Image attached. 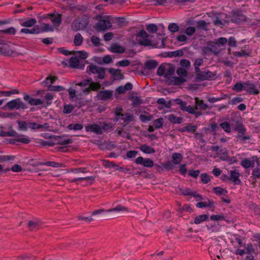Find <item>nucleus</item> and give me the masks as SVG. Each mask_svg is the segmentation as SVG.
Here are the masks:
<instances>
[{
	"instance_id": "1",
	"label": "nucleus",
	"mask_w": 260,
	"mask_h": 260,
	"mask_svg": "<svg viewBox=\"0 0 260 260\" xmlns=\"http://www.w3.org/2000/svg\"><path fill=\"white\" fill-rule=\"evenodd\" d=\"M149 37V35L141 25L131 26V42L134 44L151 47L152 48H157L158 43H152V41L148 39Z\"/></svg>"
},
{
	"instance_id": "2",
	"label": "nucleus",
	"mask_w": 260,
	"mask_h": 260,
	"mask_svg": "<svg viewBox=\"0 0 260 260\" xmlns=\"http://www.w3.org/2000/svg\"><path fill=\"white\" fill-rule=\"evenodd\" d=\"M95 19L98 20V22L95 24L94 27L98 31H104L109 29L112 27V23L114 22V20L116 19L117 22H121L120 21L121 18H113L110 15H103L99 14L95 16Z\"/></svg>"
},
{
	"instance_id": "3",
	"label": "nucleus",
	"mask_w": 260,
	"mask_h": 260,
	"mask_svg": "<svg viewBox=\"0 0 260 260\" xmlns=\"http://www.w3.org/2000/svg\"><path fill=\"white\" fill-rule=\"evenodd\" d=\"M89 22V18L86 16H83L82 17L76 18L72 24V29L77 31L80 30L85 29Z\"/></svg>"
},
{
	"instance_id": "4",
	"label": "nucleus",
	"mask_w": 260,
	"mask_h": 260,
	"mask_svg": "<svg viewBox=\"0 0 260 260\" xmlns=\"http://www.w3.org/2000/svg\"><path fill=\"white\" fill-rule=\"evenodd\" d=\"M106 69L103 67H99L96 65L91 64L87 67V73L89 75L91 74H98L96 77H95V80L98 79H104L105 78Z\"/></svg>"
},
{
	"instance_id": "5",
	"label": "nucleus",
	"mask_w": 260,
	"mask_h": 260,
	"mask_svg": "<svg viewBox=\"0 0 260 260\" xmlns=\"http://www.w3.org/2000/svg\"><path fill=\"white\" fill-rule=\"evenodd\" d=\"M123 109L120 107H116L115 110V118L113 120L115 122H118L120 120H123L121 123L123 126H125L130 121V114L123 113Z\"/></svg>"
},
{
	"instance_id": "6",
	"label": "nucleus",
	"mask_w": 260,
	"mask_h": 260,
	"mask_svg": "<svg viewBox=\"0 0 260 260\" xmlns=\"http://www.w3.org/2000/svg\"><path fill=\"white\" fill-rule=\"evenodd\" d=\"M5 108H7L10 110L14 109L24 110L28 108L26 103L23 102L20 98H17L8 102Z\"/></svg>"
},
{
	"instance_id": "7",
	"label": "nucleus",
	"mask_w": 260,
	"mask_h": 260,
	"mask_svg": "<svg viewBox=\"0 0 260 260\" xmlns=\"http://www.w3.org/2000/svg\"><path fill=\"white\" fill-rule=\"evenodd\" d=\"M0 54L7 56L17 57L19 55H23L22 53H18L12 50L10 46L6 43L0 45Z\"/></svg>"
},
{
	"instance_id": "8",
	"label": "nucleus",
	"mask_w": 260,
	"mask_h": 260,
	"mask_svg": "<svg viewBox=\"0 0 260 260\" xmlns=\"http://www.w3.org/2000/svg\"><path fill=\"white\" fill-rule=\"evenodd\" d=\"M128 211V208L123 206L121 205H118L116 206L115 207L108 209V210H105L103 209H100L98 210H95L94 211H92L91 213V216H94L96 215H100V214H103L106 213L110 212H119L120 211Z\"/></svg>"
},
{
	"instance_id": "9",
	"label": "nucleus",
	"mask_w": 260,
	"mask_h": 260,
	"mask_svg": "<svg viewBox=\"0 0 260 260\" xmlns=\"http://www.w3.org/2000/svg\"><path fill=\"white\" fill-rule=\"evenodd\" d=\"M244 90L249 94L257 95L259 93L258 87L250 81L245 82Z\"/></svg>"
},
{
	"instance_id": "10",
	"label": "nucleus",
	"mask_w": 260,
	"mask_h": 260,
	"mask_svg": "<svg viewBox=\"0 0 260 260\" xmlns=\"http://www.w3.org/2000/svg\"><path fill=\"white\" fill-rule=\"evenodd\" d=\"M23 100L31 106L43 105L44 104L43 101L40 99L34 98L25 92H23Z\"/></svg>"
},
{
	"instance_id": "11",
	"label": "nucleus",
	"mask_w": 260,
	"mask_h": 260,
	"mask_svg": "<svg viewBox=\"0 0 260 260\" xmlns=\"http://www.w3.org/2000/svg\"><path fill=\"white\" fill-rule=\"evenodd\" d=\"M232 128L238 132L239 134L244 135L246 133V129L241 120H232Z\"/></svg>"
},
{
	"instance_id": "12",
	"label": "nucleus",
	"mask_w": 260,
	"mask_h": 260,
	"mask_svg": "<svg viewBox=\"0 0 260 260\" xmlns=\"http://www.w3.org/2000/svg\"><path fill=\"white\" fill-rule=\"evenodd\" d=\"M108 72L111 75L110 80L112 81L115 80H122L124 79V76L121 73L120 69H115L114 68H109Z\"/></svg>"
},
{
	"instance_id": "13",
	"label": "nucleus",
	"mask_w": 260,
	"mask_h": 260,
	"mask_svg": "<svg viewBox=\"0 0 260 260\" xmlns=\"http://www.w3.org/2000/svg\"><path fill=\"white\" fill-rule=\"evenodd\" d=\"M134 72L136 74H144L143 67L142 63L139 60H131V72Z\"/></svg>"
},
{
	"instance_id": "14",
	"label": "nucleus",
	"mask_w": 260,
	"mask_h": 260,
	"mask_svg": "<svg viewBox=\"0 0 260 260\" xmlns=\"http://www.w3.org/2000/svg\"><path fill=\"white\" fill-rule=\"evenodd\" d=\"M135 163L142 165L146 168H151L154 166L153 161L150 158H144L142 156H139L135 159Z\"/></svg>"
},
{
	"instance_id": "15",
	"label": "nucleus",
	"mask_w": 260,
	"mask_h": 260,
	"mask_svg": "<svg viewBox=\"0 0 260 260\" xmlns=\"http://www.w3.org/2000/svg\"><path fill=\"white\" fill-rule=\"evenodd\" d=\"M42 226V222L38 219L29 220L27 222V227L30 231H37Z\"/></svg>"
},
{
	"instance_id": "16",
	"label": "nucleus",
	"mask_w": 260,
	"mask_h": 260,
	"mask_svg": "<svg viewBox=\"0 0 260 260\" xmlns=\"http://www.w3.org/2000/svg\"><path fill=\"white\" fill-rule=\"evenodd\" d=\"M85 131L87 132H93L96 135H102L101 125L96 123L87 124L85 125Z\"/></svg>"
},
{
	"instance_id": "17",
	"label": "nucleus",
	"mask_w": 260,
	"mask_h": 260,
	"mask_svg": "<svg viewBox=\"0 0 260 260\" xmlns=\"http://www.w3.org/2000/svg\"><path fill=\"white\" fill-rule=\"evenodd\" d=\"M113 93V91L110 90H101L98 93L97 97L101 100L108 101L112 98Z\"/></svg>"
},
{
	"instance_id": "18",
	"label": "nucleus",
	"mask_w": 260,
	"mask_h": 260,
	"mask_svg": "<svg viewBox=\"0 0 260 260\" xmlns=\"http://www.w3.org/2000/svg\"><path fill=\"white\" fill-rule=\"evenodd\" d=\"M48 15L54 26L58 27L61 24L62 22V15L61 14L50 13Z\"/></svg>"
},
{
	"instance_id": "19",
	"label": "nucleus",
	"mask_w": 260,
	"mask_h": 260,
	"mask_svg": "<svg viewBox=\"0 0 260 260\" xmlns=\"http://www.w3.org/2000/svg\"><path fill=\"white\" fill-rule=\"evenodd\" d=\"M215 76V73H213L207 70L206 71H202L200 75H199L198 79L196 80L197 81H202L204 80H210Z\"/></svg>"
},
{
	"instance_id": "20",
	"label": "nucleus",
	"mask_w": 260,
	"mask_h": 260,
	"mask_svg": "<svg viewBox=\"0 0 260 260\" xmlns=\"http://www.w3.org/2000/svg\"><path fill=\"white\" fill-rule=\"evenodd\" d=\"M246 17L241 12L234 13L231 18V21L236 23H239L246 20Z\"/></svg>"
},
{
	"instance_id": "21",
	"label": "nucleus",
	"mask_w": 260,
	"mask_h": 260,
	"mask_svg": "<svg viewBox=\"0 0 260 260\" xmlns=\"http://www.w3.org/2000/svg\"><path fill=\"white\" fill-rule=\"evenodd\" d=\"M239 173L237 172L236 171H231L230 180H232L235 184H239L241 182L239 179Z\"/></svg>"
},
{
	"instance_id": "22",
	"label": "nucleus",
	"mask_w": 260,
	"mask_h": 260,
	"mask_svg": "<svg viewBox=\"0 0 260 260\" xmlns=\"http://www.w3.org/2000/svg\"><path fill=\"white\" fill-rule=\"evenodd\" d=\"M101 124V131L102 132V133L103 132L109 133L112 131V127H113V124L112 123H107L105 121L100 122Z\"/></svg>"
},
{
	"instance_id": "23",
	"label": "nucleus",
	"mask_w": 260,
	"mask_h": 260,
	"mask_svg": "<svg viewBox=\"0 0 260 260\" xmlns=\"http://www.w3.org/2000/svg\"><path fill=\"white\" fill-rule=\"evenodd\" d=\"M168 68L166 69V72L165 74V77L166 79H169L170 76L174 74L175 71V67L171 63L167 64Z\"/></svg>"
},
{
	"instance_id": "24",
	"label": "nucleus",
	"mask_w": 260,
	"mask_h": 260,
	"mask_svg": "<svg viewBox=\"0 0 260 260\" xmlns=\"http://www.w3.org/2000/svg\"><path fill=\"white\" fill-rule=\"evenodd\" d=\"M168 119L170 122L173 124H180L183 121V118L177 117L174 114H170L168 116Z\"/></svg>"
},
{
	"instance_id": "25",
	"label": "nucleus",
	"mask_w": 260,
	"mask_h": 260,
	"mask_svg": "<svg viewBox=\"0 0 260 260\" xmlns=\"http://www.w3.org/2000/svg\"><path fill=\"white\" fill-rule=\"evenodd\" d=\"M56 80H57V77L56 76H49L41 83L44 87H48V86L49 85V84H50V85H52L54 83Z\"/></svg>"
},
{
	"instance_id": "26",
	"label": "nucleus",
	"mask_w": 260,
	"mask_h": 260,
	"mask_svg": "<svg viewBox=\"0 0 260 260\" xmlns=\"http://www.w3.org/2000/svg\"><path fill=\"white\" fill-rule=\"evenodd\" d=\"M186 81V80L182 77H172L171 78V83L174 85H179Z\"/></svg>"
},
{
	"instance_id": "27",
	"label": "nucleus",
	"mask_w": 260,
	"mask_h": 260,
	"mask_svg": "<svg viewBox=\"0 0 260 260\" xmlns=\"http://www.w3.org/2000/svg\"><path fill=\"white\" fill-rule=\"evenodd\" d=\"M158 65V62L155 60H148L145 63V68L148 70H151L155 68Z\"/></svg>"
},
{
	"instance_id": "28",
	"label": "nucleus",
	"mask_w": 260,
	"mask_h": 260,
	"mask_svg": "<svg viewBox=\"0 0 260 260\" xmlns=\"http://www.w3.org/2000/svg\"><path fill=\"white\" fill-rule=\"evenodd\" d=\"M15 137H17V143H21L25 144H28L30 142V140L29 138L25 135H19L17 134V136H15Z\"/></svg>"
},
{
	"instance_id": "29",
	"label": "nucleus",
	"mask_w": 260,
	"mask_h": 260,
	"mask_svg": "<svg viewBox=\"0 0 260 260\" xmlns=\"http://www.w3.org/2000/svg\"><path fill=\"white\" fill-rule=\"evenodd\" d=\"M208 45H209L213 51V54L215 56H218L221 51V50L219 49V47L218 44H217L215 42H212L209 44H208Z\"/></svg>"
},
{
	"instance_id": "30",
	"label": "nucleus",
	"mask_w": 260,
	"mask_h": 260,
	"mask_svg": "<svg viewBox=\"0 0 260 260\" xmlns=\"http://www.w3.org/2000/svg\"><path fill=\"white\" fill-rule=\"evenodd\" d=\"M54 94L50 92H47L44 96V99L46 100V104L42 105V107L45 108L48 106H49L52 103V100L54 98Z\"/></svg>"
},
{
	"instance_id": "31",
	"label": "nucleus",
	"mask_w": 260,
	"mask_h": 260,
	"mask_svg": "<svg viewBox=\"0 0 260 260\" xmlns=\"http://www.w3.org/2000/svg\"><path fill=\"white\" fill-rule=\"evenodd\" d=\"M195 100H196V104L197 105V107H196V109H198V107H199V109L200 110H205L207 108H209V109L211 108V107H209L207 104L204 103V102L203 100H200L198 99V98H196Z\"/></svg>"
},
{
	"instance_id": "32",
	"label": "nucleus",
	"mask_w": 260,
	"mask_h": 260,
	"mask_svg": "<svg viewBox=\"0 0 260 260\" xmlns=\"http://www.w3.org/2000/svg\"><path fill=\"white\" fill-rule=\"evenodd\" d=\"M125 50L124 47L115 44L112 45L110 49V51L113 53H122Z\"/></svg>"
},
{
	"instance_id": "33",
	"label": "nucleus",
	"mask_w": 260,
	"mask_h": 260,
	"mask_svg": "<svg viewBox=\"0 0 260 260\" xmlns=\"http://www.w3.org/2000/svg\"><path fill=\"white\" fill-rule=\"evenodd\" d=\"M130 90V82H127L124 86H120L117 87L115 90V93L118 94L124 93L126 90Z\"/></svg>"
},
{
	"instance_id": "34",
	"label": "nucleus",
	"mask_w": 260,
	"mask_h": 260,
	"mask_svg": "<svg viewBox=\"0 0 260 260\" xmlns=\"http://www.w3.org/2000/svg\"><path fill=\"white\" fill-rule=\"evenodd\" d=\"M131 101H132V105L134 107H137L143 103L142 100L138 96H134L131 92Z\"/></svg>"
},
{
	"instance_id": "35",
	"label": "nucleus",
	"mask_w": 260,
	"mask_h": 260,
	"mask_svg": "<svg viewBox=\"0 0 260 260\" xmlns=\"http://www.w3.org/2000/svg\"><path fill=\"white\" fill-rule=\"evenodd\" d=\"M214 204V202L212 200H208L207 202H201L196 204L198 208H202L205 207H211Z\"/></svg>"
},
{
	"instance_id": "36",
	"label": "nucleus",
	"mask_w": 260,
	"mask_h": 260,
	"mask_svg": "<svg viewBox=\"0 0 260 260\" xmlns=\"http://www.w3.org/2000/svg\"><path fill=\"white\" fill-rule=\"evenodd\" d=\"M36 23L37 20L35 18H30L27 21L20 23V24L23 27H30L34 25H35Z\"/></svg>"
},
{
	"instance_id": "37",
	"label": "nucleus",
	"mask_w": 260,
	"mask_h": 260,
	"mask_svg": "<svg viewBox=\"0 0 260 260\" xmlns=\"http://www.w3.org/2000/svg\"><path fill=\"white\" fill-rule=\"evenodd\" d=\"M141 150L146 154H151L155 152V150L152 147L148 146L146 144L142 145L140 147Z\"/></svg>"
},
{
	"instance_id": "38",
	"label": "nucleus",
	"mask_w": 260,
	"mask_h": 260,
	"mask_svg": "<svg viewBox=\"0 0 260 260\" xmlns=\"http://www.w3.org/2000/svg\"><path fill=\"white\" fill-rule=\"evenodd\" d=\"M208 215L206 214L197 216L194 218V223L196 224H200L203 221H207L208 219Z\"/></svg>"
},
{
	"instance_id": "39",
	"label": "nucleus",
	"mask_w": 260,
	"mask_h": 260,
	"mask_svg": "<svg viewBox=\"0 0 260 260\" xmlns=\"http://www.w3.org/2000/svg\"><path fill=\"white\" fill-rule=\"evenodd\" d=\"M16 33V30L14 27H11L5 29L0 30V35L3 34L14 35Z\"/></svg>"
},
{
	"instance_id": "40",
	"label": "nucleus",
	"mask_w": 260,
	"mask_h": 260,
	"mask_svg": "<svg viewBox=\"0 0 260 260\" xmlns=\"http://www.w3.org/2000/svg\"><path fill=\"white\" fill-rule=\"evenodd\" d=\"M69 63L70 67L72 68L77 69L79 68V60L77 57H71L70 59Z\"/></svg>"
},
{
	"instance_id": "41",
	"label": "nucleus",
	"mask_w": 260,
	"mask_h": 260,
	"mask_svg": "<svg viewBox=\"0 0 260 260\" xmlns=\"http://www.w3.org/2000/svg\"><path fill=\"white\" fill-rule=\"evenodd\" d=\"M182 158V155L180 153H174L172 155L173 162L175 165L180 164Z\"/></svg>"
},
{
	"instance_id": "42",
	"label": "nucleus",
	"mask_w": 260,
	"mask_h": 260,
	"mask_svg": "<svg viewBox=\"0 0 260 260\" xmlns=\"http://www.w3.org/2000/svg\"><path fill=\"white\" fill-rule=\"evenodd\" d=\"M213 190L215 193L219 196H225L228 193V191L226 189L219 186L214 187L213 188Z\"/></svg>"
},
{
	"instance_id": "43",
	"label": "nucleus",
	"mask_w": 260,
	"mask_h": 260,
	"mask_svg": "<svg viewBox=\"0 0 260 260\" xmlns=\"http://www.w3.org/2000/svg\"><path fill=\"white\" fill-rule=\"evenodd\" d=\"M183 55V52L182 50H177L174 51L168 52L167 56L169 57H180Z\"/></svg>"
},
{
	"instance_id": "44",
	"label": "nucleus",
	"mask_w": 260,
	"mask_h": 260,
	"mask_svg": "<svg viewBox=\"0 0 260 260\" xmlns=\"http://www.w3.org/2000/svg\"><path fill=\"white\" fill-rule=\"evenodd\" d=\"M103 165L106 168H117L118 167V166L114 162L108 160H103Z\"/></svg>"
},
{
	"instance_id": "45",
	"label": "nucleus",
	"mask_w": 260,
	"mask_h": 260,
	"mask_svg": "<svg viewBox=\"0 0 260 260\" xmlns=\"http://www.w3.org/2000/svg\"><path fill=\"white\" fill-rule=\"evenodd\" d=\"M68 128L70 130L76 131L81 130L83 128V125L80 123H71L68 125Z\"/></svg>"
},
{
	"instance_id": "46",
	"label": "nucleus",
	"mask_w": 260,
	"mask_h": 260,
	"mask_svg": "<svg viewBox=\"0 0 260 260\" xmlns=\"http://www.w3.org/2000/svg\"><path fill=\"white\" fill-rule=\"evenodd\" d=\"M220 126L226 133H230L232 128V121L229 123L228 122H223L220 124Z\"/></svg>"
},
{
	"instance_id": "47",
	"label": "nucleus",
	"mask_w": 260,
	"mask_h": 260,
	"mask_svg": "<svg viewBox=\"0 0 260 260\" xmlns=\"http://www.w3.org/2000/svg\"><path fill=\"white\" fill-rule=\"evenodd\" d=\"M64 88L60 85H49L48 86L47 90L48 91H61L64 90Z\"/></svg>"
},
{
	"instance_id": "48",
	"label": "nucleus",
	"mask_w": 260,
	"mask_h": 260,
	"mask_svg": "<svg viewBox=\"0 0 260 260\" xmlns=\"http://www.w3.org/2000/svg\"><path fill=\"white\" fill-rule=\"evenodd\" d=\"M17 123L18 124V128L19 130L22 131H27L28 128V124L25 121L17 120Z\"/></svg>"
},
{
	"instance_id": "49",
	"label": "nucleus",
	"mask_w": 260,
	"mask_h": 260,
	"mask_svg": "<svg viewBox=\"0 0 260 260\" xmlns=\"http://www.w3.org/2000/svg\"><path fill=\"white\" fill-rule=\"evenodd\" d=\"M44 166H50L53 168H60L63 166V164L55 161H48L44 162Z\"/></svg>"
},
{
	"instance_id": "50",
	"label": "nucleus",
	"mask_w": 260,
	"mask_h": 260,
	"mask_svg": "<svg viewBox=\"0 0 260 260\" xmlns=\"http://www.w3.org/2000/svg\"><path fill=\"white\" fill-rule=\"evenodd\" d=\"M245 82L243 83L241 82H237L232 87V89L236 90L237 92H241L243 89L244 90Z\"/></svg>"
},
{
	"instance_id": "51",
	"label": "nucleus",
	"mask_w": 260,
	"mask_h": 260,
	"mask_svg": "<svg viewBox=\"0 0 260 260\" xmlns=\"http://www.w3.org/2000/svg\"><path fill=\"white\" fill-rule=\"evenodd\" d=\"M146 29L149 33H155L158 30V26L155 24L151 23L146 25Z\"/></svg>"
},
{
	"instance_id": "52",
	"label": "nucleus",
	"mask_w": 260,
	"mask_h": 260,
	"mask_svg": "<svg viewBox=\"0 0 260 260\" xmlns=\"http://www.w3.org/2000/svg\"><path fill=\"white\" fill-rule=\"evenodd\" d=\"M83 38L81 35L79 33H77L74 38V43L75 46L81 45L82 43Z\"/></svg>"
},
{
	"instance_id": "53",
	"label": "nucleus",
	"mask_w": 260,
	"mask_h": 260,
	"mask_svg": "<svg viewBox=\"0 0 260 260\" xmlns=\"http://www.w3.org/2000/svg\"><path fill=\"white\" fill-rule=\"evenodd\" d=\"M147 115L141 114L139 116V118L142 122H146L147 121H150L153 118V115H150L148 113Z\"/></svg>"
},
{
	"instance_id": "54",
	"label": "nucleus",
	"mask_w": 260,
	"mask_h": 260,
	"mask_svg": "<svg viewBox=\"0 0 260 260\" xmlns=\"http://www.w3.org/2000/svg\"><path fill=\"white\" fill-rule=\"evenodd\" d=\"M89 87L92 91H97L101 87V84L98 82H93L91 79V82H90Z\"/></svg>"
},
{
	"instance_id": "55",
	"label": "nucleus",
	"mask_w": 260,
	"mask_h": 260,
	"mask_svg": "<svg viewBox=\"0 0 260 260\" xmlns=\"http://www.w3.org/2000/svg\"><path fill=\"white\" fill-rule=\"evenodd\" d=\"M226 97H227V95L226 94H221V96L218 97V98L208 97V101L209 102H210V103H214L215 102H216L221 101L222 100L225 99L226 98Z\"/></svg>"
},
{
	"instance_id": "56",
	"label": "nucleus",
	"mask_w": 260,
	"mask_h": 260,
	"mask_svg": "<svg viewBox=\"0 0 260 260\" xmlns=\"http://www.w3.org/2000/svg\"><path fill=\"white\" fill-rule=\"evenodd\" d=\"M7 129L9 130V131H4L5 133H9L10 134H11V135H7L5 136L6 137H15L17 136V133L13 129V126L12 124H8Z\"/></svg>"
},
{
	"instance_id": "57",
	"label": "nucleus",
	"mask_w": 260,
	"mask_h": 260,
	"mask_svg": "<svg viewBox=\"0 0 260 260\" xmlns=\"http://www.w3.org/2000/svg\"><path fill=\"white\" fill-rule=\"evenodd\" d=\"M197 27L201 29L207 30V23L204 20H201L197 22Z\"/></svg>"
},
{
	"instance_id": "58",
	"label": "nucleus",
	"mask_w": 260,
	"mask_h": 260,
	"mask_svg": "<svg viewBox=\"0 0 260 260\" xmlns=\"http://www.w3.org/2000/svg\"><path fill=\"white\" fill-rule=\"evenodd\" d=\"M74 109V107L72 104H66L64 106L63 113L64 114H70Z\"/></svg>"
},
{
	"instance_id": "59",
	"label": "nucleus",
	"mask_w": 260,
	"mask_h": 260,
	"mask_svg": "<svg viewBox=\"0 0 260 260\" xmlns=\"http://www.w3.org/2000/svg\"><path fill=\"white\" fill-rule=\"evenodd\" d=\"M164 121L163 118H159L154 121L153 124L155 128H161L163 126Z\"/></svg>"
},
{
	"instance_id": "60",
	"label": "nucleus",
	"mask_w": 260,
	"mask_h": 260,
	"mask_svg": "<svg viewBox=\"0 0 260 260\" xmlns=\"http://www.w3.org/2000/svg\"><path fill=\"white\" fill-rule=\"evenodd\" d=\"M28 127L32 129H41L44 127L43 125L36 122H29Z\"/></svg>"
},
{
	"instance_id": "61",
	"label": "nucleus",
	"mask_w": 260,
	"mask_h": 260,
	"mask_svg": "<svg viewBox=\"0 0 260 260\" xmlns=\"http://www.w3.org/2000/svg\"><path fill=\"white\" fill-rule=\"evenodd\" d=\"M210 219L211 220L218 221L219 220H224L225 216L222 213L219 215H212L210 216Z\"/></svg>"
},
{
	"instance_id": "62",
	"label": "nucleus",
	"mask_w": 260,
	"mask_h": 260,
	"mask_svg": "<svg viewBox=\"0 0 260 260\" xmlns=\"http://www.w3.org/2000/svg\"><path fill=\"white\" fill-rule=\"evenodd\" d=\"M169 30L172 32H175L179 30V27L176 23H171L169 25Z\"/></svg>"
},
{
	"instance_id": "63",
	"label": "nucleus",
	"mask_w": 260,
	"mask_h": 260,
	"mask_svg": "<svg viewBox=\"0 0 260 260\" xmlns=\"http://www.w3.org/2000/svg\"><path fill=\"white\" fill-rule=\"evenodd\" d=\"M201 181L204 183L207 184L210 181V177L207 173H203L200 175Z\"/></svg>"
},
{
	"instance_id": "64",
	"label": "nucleus",
	"mask_w": 260,
	"mask_h": 260,
	"mask_svg": "<svg viewBox=\"0 0 260 260\" xmlns=\"http://www.w3.org/2000/svg\"><path fill=\"white\" fill-rule=\"evenodd\" d=\"M252 175L254 179L255 180L257 179L260 178V167H257L253 169L252 171Z\"/></svg>"
}]
</instances>
